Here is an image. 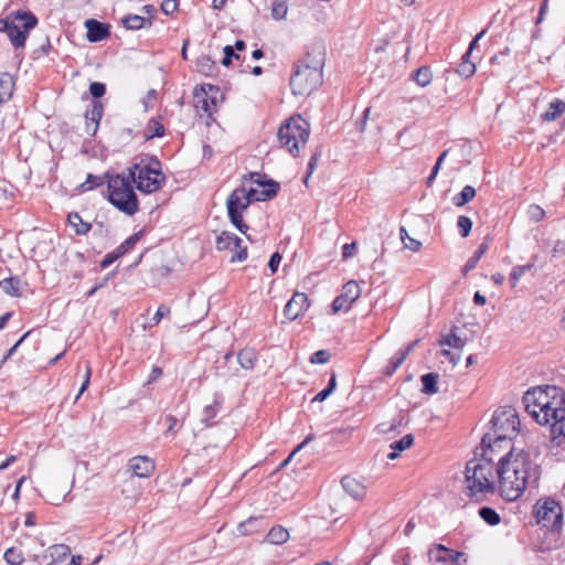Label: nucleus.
<instances>
[{
    "label": "nucleus",
    "mask_w": 565,
    "mask_h": 565,
    "mask_svg": "<svg viewBox=\"0 0 565 565\" xmlns=\"http://www.w3.org/2000/svg\"><path fill=\"white\" fill-rule=\"evenodd\" d=\"M3 556L10 565H20L24 559L22 552L15 547L8 548Z\"/></svg>",
    "instance_id": "obj_44"
},
{
    "label": "nucleus",
    "mask_w": 565,
    "mask_h": 565,
    "mask_svg": "<svg viewBox=\"0 0 565 565\" xmlns=\"http://www.w3.org/2000/svg\"><path fill=\"white\" fill-rule=\"evenodd\" d=\"M1 290L11 297H19L21 295V280L18 277H6L0 280Z\"/></svg>",
    "instance_id": "obj_24"
},
{
    "label": "nucleus",
    "mask_w": 565,
    "mask_h": 565,
    "mask_svg": "<svg viewBox=\"0 0 565 565\" xmlns=\"http://www.w3.org/2000/svg\"><path fill=\"white\" fill-rule=\"evenodd\" d=\"M309 307L308 296L303 292H296L284 308V316L294 321L299 318Z\"/></svg>",
    "instance_id": "obj_15"
},
{
    "label": "nucleus",
    "mask_w": 565,
    "mask_h": 565,
    "mask_svg": "<svg viewBox=\"0 0 565 565\" xmlns=\"http://www.w3.org/2000/svg\"><path fill=\"white\" fill-rule=\"evenodd\" d=\"M106 92V86L103 83L94 82L89 85V93L94 97V100L100 98Z\"/></svg>",
    "instance_id": "obj_50"
},
{
    "label": "nucleus",
    "mask_w": 565,
    "mask_h": 565,
    "mask_svg": "<svg viewBox=\"0 0 565 565\" xmlns=\"http://www.w3.org/2000/svg\"><path fill=\"white\" fill-rule=\"evenodd\" d=\"M58 488V484L53 482L45 489L46 499L54 505L61 504L70 492L66 484H64L61 489Z\"/></svg>",
    "instance_id": "obj_21"
},
{
    "label": "nucleus",
    "mask_w": 565,
    "mask_h": 565,
    "mask_svg": "<svg viewBox=\"0 0 565 565\" xmlns=\"http://www.w3.org/2000/svg\"><path fill=\"white\" fill-rule=\"evenodd\" d=\"M520 418L515 408L504 406L498 408L491 419V427L484 434L481 445L498 454L513 450L512 440L520 431Z\"/></svg>",
    "instance_id": "obj_4"
},
{
    "label": "nucleus",
    "mask_w": 565,
    "mask_h": 565,
    "mask_svg": "<svg viewBox=\"0 0 565 565\" xmlns=\"http://www.w3.org/2000/svg\"><path fill=\"white\" fill-rule=\"evenodd\" d=\"M466 344V341L463 339H461L460 337H458L454 330L451 331L450 334L446 335V337H443L439 341V345L440 347H449V348H452V349H456V350H459L461 351L463 349Z\"/></svg>",
    "instance_id": "obj_31"
},
{
    "label": "nucleus",
    "mask_w": 565,
    "mask_h": 565,
    "mask_svg": "<svg viewBox=\"0 0 565 565\" xmlns=\"http://www.w3.org/2000/svg\"><path fill=\"white\" fill-rule=\"evenodd\" d=\"M480 458L471 459L466 465V484L470 497L495 491L493 478L494 459L498 452L480 445Z\"/></svg>",
    "instance_id": "obj_5"
},
{
    "label": "nucleus",
    "mask_w": 565,
    "mask_h": 565,
    "mask_svg": "<svg viewBox=\"0 0 565 565\" xmlns=\"http://www.w3.org/2000/svg\"><path fill=\"white\" fill-rule=\"evenodd\" d=\"M428 559L443 565H465L468 557L462 552H457L443 544H434L427 553Z\"/></svg>",
    "instance_id": "obj_12"
},
{
    "label": "nucleus",
    "mask_w": 565,
    "mask_h": 565,
    "mask_svg": "<svg viewBox=\"0 0 565 565\" xmlns=\"http://www.w3.org/2000/svg\"><path fill=\"white\" fill-rule=\"evenodd\" d=\"M476 195V190L471 185H466L460 193L454 196L452 201L456 206H463L470 202Z\"/></svg>",
    "instance_id": "obj_32"
},
{
    "label": "nucleus",
    "mask_w": 565,
    "mask_h": 565,
    "mask_svg": "<svg viewBox=\"0 0 565 565\" xmlns=\"http://www.w3.org/2000/svg\"><path fill=\"white\" fill-rule=\"evenodd\" d=\"M457 72L461 76L469 78L470 76H472L475 74L476 65L469 61V57H466V54H463L462 61L459 64Z\"/></svg>",
    "instance_id": "obj_42"
},
{
    "label": "nucleus",
    "mask_w": 565,
    "mask_h": 565,
    "mask_svg": "<svg viewBox=\"0 0 565 565\" xmlns=\"http://www.w3.org/2000/svg\"><path fill=\"white\" fill-rule=\"evenodd\" d=\"M533 267V264L522 265V266H515L512 268V271L510 274V281L512 287H515L519 280L525 275L526 271L531 270Z\"/></svg>",
    "instance_id": "obj_41"
},
{
    "label": "nucleus",
    "mask_w": 565,
    "mask_h": 565,
    "mask_svg": "<svg viewBox=\"0 0 565 565\" xmlns=\"http://www.w3.org/2000/svg\"><path fill=\"white\" fill-rule=\"evenodd\" d=\"M399 236L405 248L412 252H418L422 248V242L411 237L405 227H401Z\"/></svg>",
    "instance_id": "obj_39"
},
{
    "label": "nucleus",
    "mask_w": 565,
    "mask_h": 565,
    "mask_svg": "<svg viewBox=\"0 0 565 565\" xmlns=\"http://www.w3.org/2000/svg\"><path fill=\"white\" fill-rule=\"evenodd\" d=\"M271 17L275 20H282L286 18L288 12L287 0H274L271 3Z\"/></svg>",
    "instance_id": "obj_36"
},
{
    "label": "nucleus",
    "mask_w": 565,
    "mask_h": 565,
    "mask_svg": "<svg viewBox=\"0 0 565 565\" xmlns=\"http://www.w3.org/2000/svg\"><path fill=\"white\" fill-rule=\"evenodd\" d=\"M195 108L198 111H203L209 117L216 111V97L209 95V93L202 87L201 93H195Z\"/></svg>",
    "instance_id": "obj_19"
},
{
    "label": "nucleus",
    "mask_w": 565,
    "mask_h": 565,
    "mask_svg": "<svg viewBox=\"0 0 565 565\" xmlns=\"http://www.w3.org/2000/svg\"><path fill=\"white\" fill-rule=\"evenodd\" d=\"M237 360L243 369L250 370L254 367V363L256 361V353L253 349H243L238 352Z\"/></svg>",
    "instance_id": "obj_28"
},
{
    "label": "nucleus",
    "mask_w": 565,
    "mask_h": 565,
    "mask_svg": "<svg viewBox=\"0 0 565 565\" xmlns=\"http://www.w3.org/2000/svg\"><path fill=\"white\" fill-rule=\"evenodd\" d=\"M87 39L89 42H99L109 36V26L97 20H86Z\"/></svg>",
    "instance_id": "obj_17"
},
{
    "label": "nucleus",
    "mask_w": 565,
    "mask_h": 565,
    "mask_svg": "<svg viewBox=\"0 0 565 565\" xmlns=\"http://www.w3.org/2000/svg\"><path fill=\"white\" fill-rule=\"evenodd\" d=\"M242 239L233 233L222 232L216 237V248L218 250H231L235 252L232 256V262H243L247 258L246 247H241Z\"/></svg>",
    "instance_id": "obj_14"
},
{
    "label": "nucleus",
    "mask_w": 565,
    "mask_h": 565,
    "mask_svg": "<svg viewBox=\"0 0 565 565\" xmlns=\"http://www.w3.org/2000/svg\"><path fill=\"white\" fill-rule=\"evenodd\" d=\"M361 296V288L354 280L348 281L342 292L332 302V312L338 313L340 311H348L351 305L358 300Z\"/></svg>",
    "instance_id": "obj_13"
},
{
    "label": "nucleus",
    "mask_w": 565,
    "mask_h": 565,
    "mask_svg": "<svg viewBox=\"0 0 565 565\" xmlns=\"http://www.w3.org/2000/svg\"><path fill=\"white\" fill-rule=\"evenodd\" d=\"M129 173L109 175L107 181L108 200L120 212L132 216L139 211L138 198L131 185Z\"/></svg>",
    "instance_id": "obj_7"
},
{
    "label": "nucleus",
    "mask_w": 565,
    "mask_h": 565,
    "mask_svg": "<svg viewBox=\"0 0 565 565\" xmlns=\"http://www.w3.org/2000/svg\"><path fill=\"white\" fill-rule=\"evenodd\" d=\"M278 184L269 182L268 189L258 191L253 186H246L244 182L236 188L226 200V210L231 223L243 234H246L248 226L243 221V212L247 210L254 201H265L277 194Z\"/></svg>",
    "instance_id": "obj_6"
},
{
    "label": "nucleus",
    "mask_w": 565,
    "mask_h": 565,
    "mask_svg": "<svg viewBox=\"0 0 565 565\" xmlns=\"http://www.w3.org/2000/svg\"><path fill=\"white\" fill-rule=\"evenodd\" d=\"M565 113V102L556 99L552 102L547 110L542 115L543 120L552 121Z\"/></svg>",
    "instance_id": "obj_27"
},
{
    "label": "nucleus",
    "mask_w": 565,
    "mask_h": 565,
    "mask_svg": "<svg viewBox=\"0 0 565 565\" xmlns=\"http://www.w3.org/2000/svg\"><path fill=\"white\" fill-rule=\"evenodd\" d=\"M221 402L215 399L213 404L206 405L203 409V418L202 422L210 426L212 425V419L216 416L220 409Z\"/></svg>",
    "instance_id": "obj_40"
},
{
    "label": "nucleus",
    "mask_w": 565,
    "mask_h": 565,
    "mask_svg": "<svg viewBox=\"0 0 565 565\" xmlns=\"http://www.w3.org/2000/svg\"><path fill=\"white\" fill-rule=\"evenodd\" d=\"M163 135V125L159 120L151 118L145 128V137L147 139H152L154 137H162Z\"/></svg>",
    "instance_id": "obj_30"
},
{
    "label": "nucleus",
    "mask_w": 565,
    "mask_h": 565,
    "mask_svg": "<svg viewBox=\"0 0 565 565\" xmlns=\"http://www.w3.org/2000/svg\"><path fill=\"white\" fill-rule=\"evenodd\" d=\"M103 182H102L100 178L95 177L93 174H88L86 181L81 184V189L83 191L92 190V189L100 185Z\"/></svg>",
    "instance_id": "obj_51"
},
{
    "label": "nucleus",
    "mask_w": 565,
    "mask_h": 565,
    "mask_svg": "<svg viewBox=\"0 0 565 565\" xmlns=\"http://www.w3.org/2000/svg\"><path fill=\"white\" fill-rule=\"evenodd\" d=\"M532 470L530 456L524 451L514 454L510 450L498 455L495 475L500 495L508 501L519 499L530 482Z\"/></svg>",
    "instance_id": "obj_2"
},
{
    "label": "nucleus",
    "mask_w": 565,
    "mask_h": 565,
    "mask_svg": "<svg viewBox=\"0 0 565 565\" xmlns=\"http://www.w3.org/2000/svg\"><path fill=\"white\" fill-rule=\"evenodd\" d=\"M406 356L401 351L397 352L390 361V364L387 366V374H393L405 361Z\"/></svg>",
    "instance_id": "obj_48"
},
{
    "label": "nucleus",
    "mask_w": 565,
    "mask_h": 565,
    "mask_svg": "<svg viewBox=\"0 0 565 565\" xmlns=\"http://www.w3.org/2000/svg\"><path fill=\"white\" fill-rule=\"evenodd\" d=\"M289 540V532L281 525L273 526L265 537V542L274 545H280Z\"/></svg>",
    "instance_id": "obj_22"
},
{
    "label": "nucleus",
    "mask_w": 565,
    "mask_h": 565,
    "mask_svg": "<svg viewBox=\"0 0 565 565\" xmlns=\"http://www.w3.org/2000/svg\"><path fill=\"white\" fill-rule=\"evenodd\" d=\"M437 380L438 375L434 373H427L422 376V383H423V393L425 394H435L438 392L437 388Z\"/></svg>",
    "instance_id": "obj_35"
},
{
    "label": "nucleus",
    "mask_w": 565,
    "mask_h": 565,
    "mask_svg": "<svg viewBox=\"0 0 565 565\" xmlns=\"http://www.w3.org/2000/svg\"><path fill=\"white\" fill-rule=\"evenodd\" d=\"M310 135V125L300 115H296L282 122L278 129V141L291 154L297 156Z\"/></svg>",
    "instance_id": "obj_10"
},
{
    "label": "nucleus",
    "mask_w": 565,
    "mask_h": 565,
    "mask_svg": "<svg viewBox=\"0 0 565 565\" xmlns=\"http://www.w3.org/2000/svg\"><path fill=\"white\" fill-rule=\"evenodd\" d=\"M324 56V45L316 43L308 49L301 60L295 63L289 82L295 96H309L322 84Z\"/></svg>",
    "instance_id": "obj_3"
},
{
    "label": "nucleus",
    "mask_w": 565,
    "mask_h": 565,
    "mask_svg": "<svg viewBox=\"0 0 565 565\" xmlns=\"http://www.w3.org/2000/svg\"><path fill=\"white\" fill-rule=\"evenodd\" d=\"M129 469L140 478L149 477L154 469L153 461L147 456H137L129 460Z\"/></svg>",
    "instance_id": "obj_16"
},
{
    "label": "nucleus",
    "mask_w": 565,
    "mask_h": 565,
    "mask_svg": "<svg viewBox=\"0 0 565 565\" xmlns=\"http://www.w3.org/2000/svg\"><path fill=\"white\" fill-rule=\"evenodd\" d=\"M457 227L462 237H467L472 227V221L465 215H460L457 220Z\"/></svg>",
    "instance_id": "obj_46"
},
{
    "label": "nucleus",
    "mask_w": 565,
    "mask_h": 565,
    "mask_svg": "<svg viewBox=\"0 0 565 565\" xmlns=\"http://www.w3.org/2000/svg\"><path fill=\"white\" fill-rule=\"evenodd\" d=\"M140 233L134 234L129 236L125 242H122L117 248V256H124L127 252H129L139 241Z\"/></svg>",
    "instance_id": "obj_43"
},
{
    "label": "nucleus",
    "mask_w": 565,
    "mask_h": 565,
    "mask_svg": "<svg viewBox=\"0 0 565 565\" xmlns=\"http://www.w3.org/2000/svg\"><path fill=\"white\" fill-rule=\"evenodd\" d=\"M178 9L177 0H163L161 10L164 14H172Z\"/></svg>",
    "instance_id": "obj_55"
},
{
    "label": "nucleus",
    "mask_w": 565,
    "mask_h": 565,
    "mask_svg": "<svg viewBox=\"0 0 565 565\" xmlns=\"http://www.w3.org/2000/svg\"><path fill=\"white\" fill-rule=\"evenodd\" d=\"M524 408L540 425H550L552 431L565 440V392L556 386L534 387L523 396Z\"/></svg>",
    "instance_id": "obj_1"
},
{
    "label": "nucleus",
    "mask_w": 565,
    "mask_h": 565,
    "mask_svg": "<svg viewBox=\"0 0 565 565\" xmlns=\"http://www.w3.org/2000/svg\"><path fill=\"white\" fill-rule=\"evenodd\" d=\"M49 552L53 563L64 562L71 555L70 547L64 544L53 545L49 548Z\"/></svg>",
    "instance_id": "obj_29"
},
{
    "label": "nucleus",
    "mask_w": 565,
    "mask_h": 565,
    "mask_svg": "<svg viewBox=\"0 0 565 565\" xmlns=\"http://www.w3.org/2000/svg\"><path fill=\"white\" fill-rule=\"evenodd\" d=\"M121 22L128 30H139L146 24L147 19L138 14H128L122 18Z\"/></svg>",
    "instance_id": "obj_34"
},
{
    "label": "nucleus",
    "mask_w": 565,
    "mask_h": 565,
    "mask_svg": "<svg viewBox=\"0 0 565 565\" xmlns=\"http://www.w3.org/2000/svg\"><path fill=\"white\" fill-rule=\"evenodd\" d=\"M486 34V30H482L481 32H479L475 39L471 41L470 45H469V49L468 51L465 53L466 54V57H469L471 52L475 50V47L477 46V43L479 42L480 39L483 38V35Z\"/></svg>",
    "instance_id": "obj_62"
},
{
    "label": "nucleus",
    "mask_w": 565,
    "mask_h": 565,
    "mask_svg": "<svg viewBox=\"0 0 565 565\" xmlns=\"http://www.w3.org/2000/svg\"><path fill=\"white\" fill-rule=\"evenodd\" d=\"M120 256H117L116 249L105 256V258L100 263L102 268H107L110 266L115 260H117Z\"/></svg>",
    "instance_id": "obj_60"
},
{
    "label": "nucleus",
    "mask_w": 565,
    "mask_h": 565,
    "mask_svg": "<svg viewBox=\"0 0 565 565\" xmlns=\"http://www.w3.org/2000/svg\"><path fill=\"white\" fill-rule=\"evenodd\" d=\"M196 66L200 72L210 75L214 70V62L211 60L210 56H201L198 60Z\"/></svg>",
    "instance_id": "obj_47"
},
{
    "label": "nucleus",
    "mask_w": 565,
    "mask_h": 565,
    "mask_svg": "<svg viewBox=\"0 0 565 565\" xmlns=\"http://www.w3.org/2000/svg\"><path fill=\"white\" fill-rule=\"evenodd\" d=\"M169 313H170L169 307L161 305L152 318V326H157L162 320V318H164Z\"/></svg>",
    "instance_id": "obj_54"
},
{
    "label": "nucleus",
    "mask_w": 565,
    "mask_h": 565,
    "mask_svg": "<svg viewBox=\"0 0 565 565\" xmlns=\"http://www.w3.org/2000/svg\"><path fill=\"white\" fill-rule=\"evenodd\" d=\"M441 355H444L446 359L449 360V362L455 366L458 364V362L460 361V352L458 353H452L450 350L448 349H443L441 350Z\"/></svg>",
    "instance_id": "obj_57"
},
{
    "label": "nucleus",
    "mask_w": 565,
    "mask_h": 565,
    "mask_svg": "<svg viewBox=\"0 0 565 565\" xmlns=\"http://www.w3.org/2000/svg\"><path fill=\"white\" fill-rule=\"evenodd\" d=\"M156 100H157V92L154 89H150L142 100L145 110L152 108Z\"/></svg>",
    "instance_id": "obj_56"
},
{
    "label": "nucleus",
    "mask_w": 565,
    "mask_h": 565,
    "mask_svg": "<svg viewBox=\"0 0 565 565\" xmlns=\"http://www.w3.org/2000/svg\"><path fill=\"white\" fill-rule=\"evenodd\" d=\"M161 375H162L161 367L153 366L146 384H151L152 382L157 381Z\"/></svg>",
    "instance_id": "obj_63"
},
{
    "label": "nucleus",
    "mask_w": 565,
    "mask_h": 565,
    "mask_svg": "<svg viewBox=\"0 0 565 565\" xmlns=\"http://www.w3.org/2000/svg\"><path fill=\"white\" fill-rule=\"evenodd\" d=\"M128 173L136 183L137 189L143 193H153L166 182V177L161 170V162L157 158L135 163L128 169Z\"/></svg>",
    "instance_id": "obj_9"
},
{
    "label": "nucleus",
    "mask_w": 565,
    "mask_h": 565,
    "mask_svg": "<svg viewBox=\"0 0 565 565\" xmlns=\"http://www.w3.org/2000/svg\"><path fill=\"white\" fill-rule=\"evenodd\" d=\"M344 491L354 499H361L365 494V487L355 478L345 476L341 480Z\"/></svg>",
    "instance_id": "obj_20"
},
{
    "label": "nucleus",
    "mask_w": 565,
    "mask_h": 565,
    "mask_svg": "<svg viewBox=\"0 0 565 565\" xmlns=\"http://www.w3.org/2000/svg\"><path fill=\"white\" fill-rule=\"evenodd\" d=\"M39 23L38 18L30 11L17 10L7 18L0 19V32L7 33L13 47H24L31 30Z\"/></svg>",
    "instance_id": "obj_8"
},
{
    "label": "nucleus",
    "mask_w": 565,
    "mask_h": 565,
    "mask_svg": "<svg viewBox=\"0 0 565 565\" xmlns=\"http://www.w3.org/2000/svg\"><path fill=\"white\" fill-rule=\"evenodd\" d=\"M103 115V105L99 100H93L92 108L85 113L86 132L95 135Z\"/></svg>",
    "instance_id": "obj_18"
},
{
    "label": "nucleus",
    "mask_w": 565,
    "mask_h": 565,
    "mask_svg": "<svg viewBox=\"0 0 565 565\" xmlns=\"http://www.w3.org/2000/svg\"><path fill=\"white\" fill-rule=\"evenodd\" d=\"M280 262H281V255L278 252L274 253L268 263V267L271 270V273H276Z\"/></svg>",
    "instance_id": "obj_59"
},
{
    "label": "nucleus",
    "mask_w": 565,
    "mask_h": 565,
    "mask_svg": "<svg viewBox=\"0 0 565 565\" xmlns=\"http://www.w3.org/2000/svg\"><path fill=\"white\" fill-rule=\"evenodd\" d=\"M356 244L355 243H348L344 244L342 247V257L343 259H348L352 257L355 253Z\"/></svg>",
    "instance_id": "obj_58"
},
{
    "label": "nucleus",
    "mask_w": 565,
    "mask_h": 565,
    "mask_svg": "<svg viewBox=\"0 0 565 565\" xmlns=\"http://www.w3.org/2000/svg\"><path fill=\"white\" fill-rule=\"evenodd\" d=\"M414 444V436L412 434H407L402 437L399 440L393 441L390 447L392 452L387 455V459L395 460L398 458L399 452L408 449Z\"/></svg>",
    "instance_id": "obj_23"
},
{
    "label": "nucleus",
    "mask_w": 565,
    "mask_h": 565,
    "mask_svg": "<svg viewBox=\"0 0 565 565\" xmlns=\"http://www.w3.org/2000/svg\"><path fill=\"white\" fill-rule=\"evenodd\" d=\"M13 85V78L10 74H0V105L11 97Z\"/></svg>",
    "instance_id": "obj_26"
},
{
    "label": "nucleus",
    "mask_w": 565,
    "mask_h": 565,
    "mask_svg": "<svg viewBox=\"0 0 565 565\" xmlns=\"http://www.w3.org/2000/svg\"><path fill=\"white\" fill-rule=\"evenodd\" d=\"M370 111L371 109L367 107L364 109L363 111V117L361 120H359L356 122V129L360 131V132H363L365 130V126H366V120L369 118V115H370Z\"/></svg>",
    "instance_id": "obj_61"
},
{
    "label": "nucleus",
    "mask_w": 565,
    "mask_h": 565,
    "mask_svg": "<svg viewBox=\"0 0 565 565\" xmlns=\"http://www.w3.org/2000/svg\"><path fill=\"white\" fill-rule=\"evenodd\" d=\"M90 375H92V369H90V365L89 363H86V366H85V376H84V381H83V384L79 388V392L77 394V396L75 397V402L79 398V396L87 390L88 385H89V380H90Z\"/></svg>",
    "instance_id": "obj_53"
},
{
    "label": "nucleus",
    "mask_w": 565,
    "mask_h": 565,
    "mask_svg": "<svg viewBox=\"0 0 565 565\" xmlns=\"http://www.w3.org/2000/svg\"><path fill=\"white\" fill-rule=\"evenodd\" d=\"M319 156H320V152H318V151H317V152H315V153L311 156V158H310V160H309V162H308V171H307V174H306V177H305V179H303V182H305L306 184H307V182H308V179L310 178V175L313 173V171H315V170H316V168H317Z\"/></svg>",
    "instance_id": "obj_52"
},
{
    "label": "nucleus",
    "mask_w": 565,
    "mask_h": 565,
    "mask_svg": "<svg viewBox=\"0 0 565 565\" xmlns=\"http://www.w3.org/2000/svg\"><path fill=\"white\" fill-rule=\"evenodd\" d=\"M330 359V353L326 350H319L310 356V362L313 364L327 363Z\"/></svg>",
    "instance_id": "obj_49"
},
{
    "label": "nucleus",
    "mask_w": 565,
    "mask_h": 565,
    "mask_svg": "<svg viewBox=\"0 0 565 565\" xmlns=\"http://www.w3.org/2000/svg\"><path fill=\"white\" fill-rule=\"evenodd\" d=\"M166 422L168 424V428L166 434H171L174 430V426L177 425L178 419L173 415H167Z\"/></svg>",
    "instance_id": "obj_64"
},
{
    "label": "nucleus",
    "mask_w": 565,
    "mask_h": 565,
    "mask_svg": "<svg viewBox=\"0 0 565 565\" xmlns=\"http://www.w3.org/2000/svg\"><path fill=\"white\" fill-rule=\"evenodd\" d=\"M67 222L74 228L77 235H85L89 232L92 225L81 217L77 212H72L67 216Z\"/></svg>",
    "instance_id": "obj_25"
},
{
    "label": "nucleus",
    "mask_w": 565,
    "mask_h": 565,
    "mask_svg": "<svg viewBox=\"0 0 565 565\" xmlns=\"http://www.w3.org/2000/svg\"><path fill=\"white\" fill-rule=\"evenodd\" d=\"M526 215L532 222H540L545 216V211L537 204H531L526 210Z\"/></svg>",
    "instance_id": "obj_45"
},
{
    "label": "nucleus",
    "mask_w": 565,
    "mask_h": 565,
    "mask_svg": "<svg viewBox=\"0 0 565 565\" xmlns=\"http://www.w3.org/2000/svg\"><path fill=\"white\" fill-rule=\"evenodd\" d=\"M536 522L553 532H559L563 525V509L552 498H542L534 505Z\"/></svg>",
    "instance_id": "obj_11"
},
{
    "label": "nucleus",
    "mask_w": 565,
    "mask_h": 565,
    "mask_svg": "<svg viewBox=\"0 0 565 565\" xmlns=\"http://www.w3.org/2000/svg\"><path fill=\"white\" fill-rule=\"evenodd\" d=\"M479 515L489 525H497L500 523L501 520L499 513L494 509L489 507H482L479 510Z\"/></svg>",
    "instance_id": "obj_37"
},
{
    "label": "nucleus",
    "mask_w": 565,
    "mask_h": 565,
    "mask_svg": "<svg viewBox=\"0 0 565 565\" xmlns=\"http://www.w3.org/2000/svg\"><path fill=\"white\" fill-rule=\"evenodd\" d=\"M433 74L429 67L422 66L414 74V81L422 87L430 84Z\"/></svg>",
    "instance_id": "obj_38"
},
{
    "label": "nucleus",
    "mask_w": 565,
    "mask_h": 565,
    "mask_svg": "<svg viewBox=\"0 0 565 565\" xmlns=\"http://www.w3.org/2000/svg\"><path fill=\"white\" fill-rule=\"evenodd\" d=\"M488 250V243L483 242L479 245L478 249L475 252L473 256L468 259V262L465 265L463 273L467 274L468 271L472 270L478 262L481 259V257L487 253Z\"/></svg>",
    "instance_id": "obj_33"
}]
</instances>
